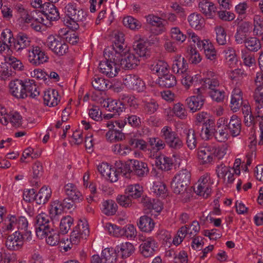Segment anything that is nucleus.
<instances>
[{
  "label": "nucleus",
  "instance_id": "obj_25",
  "mask_svg": "<svg viewBox=\"0 0 263 263\" xmlns=\"http://www.w3.org/2000/svg\"><path fill=\"white\" fill-rule=\"evenodd\" d=\"M198 8L200 11L208 18L214 16L216 7L212 2L208 0H198Z\"/></svg>",
  "mask_w": 263,
  "mask_h": 263
},
{
  "label": "nucleus",
  "instance_id": "obj_49",
  "mask_svg": "<svg viewBox=\"0 0 263 263\" xmlns=\"http://www.w3.org/2000/svg\"><path fill=\"white\" fill-rule=\"evenodd\" d=\"M145 18L147 23L159 28V33L164 31V25L161 18L154 15V14H149L145 16Z\"/></svg>",
  "mask_w": 263,
  "mask_h": 263
},
{
  "label": "nucleus",
  "instance_id": "obj_22",
  "mask_svg": "<svg viewBox=\"0 0 263 263\" xmlns=\"http://www.w3.org/2000/svg\"><path fill=\"white\" fill-rule=\"evenodd\" d=\"M245 101L242 100V93L239 88H235L232 92L230 107L233 112L238 111Z\"/></svg>",
  "mask_w": 263,
  "mask_h": 263
},
{
  "label": "nucleus",
  "instance_id": "obj_48",
  "mask_svg": "<svg viewBox=\"0 0 263 263\" xmlns=\"http://www.w3.org/2000/svg\"><path fill=\"white\" fill-rule=\"evenodd\" d=\"M126 193L131 198L136 199L140 197L143 193V187L139 184L129 185L125 190Z\"/></svg>",
  "mask_w": 263,
  "mask_h": 263
},
{
  "label": "nucleus",
  "instance_id": "obj_50",
  "mask_svg": "<svg viewBox=\"0 0 263 263\" xmlns=\"http://www.w3.org/2000/svg\"><path fill=\"white\" fill-rule=\"evenodd\" d=\"M184 132L186 134V143L187 147L190 149H194L197 144L194 130L192 128H189L185 129Z\"/></svg>",
  "mask_w": 263,
  "mask_h": 263
},
{
  "label": "nucleus",
  "instance_id": "obj_36",
  "mask_svg": "<svg viewBox=\"0 0 263 263\" xmlns=\"http://www.w3.org/2000/svg\"><path fill=\"white\" fill-rule=\"evenodd\" d=\"M24 91L26 92V98L29 96L35 98L40 95L39 88L33 80H25Z\"/></svg>",
  "mask_w": 263,
  "mask_h": 263
},
{
  "label": "nucleus",
  "instance_id": "obj_23",
  "mask_svg": "<svg viewBox=\"0 0 263 263\" xmlns=\"http://www.w3.org/2000/svg\"><path fill=\"white\" fill-rule=\"evenodd\" d=\"M134 99L125 94L119 95L118 100L116 101V114L120 115L123 112L125 111L126 105L132 106L134 104Z\"/></svg>",
  "mask_w": 263,
  "mask_h": 263
},
{
  "label": "nucleus",
  "instance_id": "obj_29",
  "mask_svg": "<svg viewBox=\"0 0 263 263\" xmlns=\"http://www.w3.org/2000/svg\"><path fill=\"white\" fill-rule=\"evenodd\" d=\"M204 100L199 97L192 96L186 99L185 103L190 111L195 112L202 108Z\"/></svg>",
  "mask_w": 263,
  "mask_h": 263
},
{
  "label": "nucleus",
  "instance_id": "obj_21",
  "mask_svg": "<svg viewBox=\"0 0 263 263\" xmlns=\"http://www.w3.org/2000/svg\"><path fill=\"white\" fill-rule=\"evenodd\" d=\"M97 169L105 179L111 183L115 182V170L111 166L107 163L103 162L98 165Z\"/></svg>",
  "mask_w": 263,
  "mask_h": 263
},
{
  "label": "nucleus",
  "instance_id": "obj_45",
  "mask_svg": "<svg viewBox=\"0 0 263 263\" xmlns=\"http://www.w3.org/2000/svg\"><path fill=\"white\" fill-rule=\"evenodd\" d=\"M133 170L135 173L139 177H143L148 172L147 164L145 163L138 160L134 161Z\"/></svg>",
  "mask_w": 263,
  "mask_h": 263
},
{
  "label": "nucleus",
  "instance_id": "obj_5",
  "mask_svg": "<svg viewBox=\"0 0 263 263\" xmlns=\"http://www.w3.org/2000/svg\"><path fill=\"white\" fill-rule=\"evenodd\" d=\"M161 137L164 140L165 143L171 149L179 150L184 145L183 141L178 134L168 126H164L161 130Z\"/></svg>",
  "mask_w": 263,
  "mask_h": 263
},
{
  "label": "nucleus",
  "instance_id": "obj_44",
  "mask_svg": "<svg viewBox=\"0 0 263 263\" xmlns=\"http://www.w3.org/2000/svg\"><path fill=\"white\" fill-rule=\"evenodd\" d=\"M241 57L246 66L252 68L255 66L256 61L254 55L251 54L247 49H243L241 50Z\"/></svg>",
  "mask_w": 263,
  "mask_h": 263
},
{
  "label": "nucleus",
  "instance_id": "obj_24",
  "mask_svg": "<svg viewBox=\"0 0 263 263\" xmlns=\"http://www.w3.org/2000/svg\"><path fill=\"white\" fill-rule=\"evenodd\" d=\"M65 192L69 199L74 202H80L83 199L82 194L75 185L72 183H67L64 186Z\"/></svg>",
  "mask_w": 263,
  "mask_h": 263
},
{
  "label": "nucleus",
  "instance_id": "obj_43",
  "mask_svg": "<svg viewBox=\"0 0 263 263\" xmlns=\"http://www.w3.org/2000/svg\"><path fill=\"white\" fill-rule=\"evenodd\" d=\"M158 83L160 85L165 87H172L176 84V78L173 74L167 73L159 77Z\"/></svg>",
  "mask_w": 263,
  "mask_h": 263
},
{
  "label": "nucleus",
  "instance_id": "obj_46",
  "mask_svg": "<svg viewBox=\"0 0 263 263\" xmlns=\"http://www.w3.org/2000/svg\"><path fill=\"white\" fill-rule=\"evenodd\" d=\"M31 39L26 34L20 33L16 39V42L15 43V48L16 50L23 49L30 45Z\"/></svg>",
  "mask_w": 263,
  "mask_h": 263
},
{
  "label": "nucleus",
  "instance_id": "obj_56",
  "mask_svg": "<svg viewBox=\"0 0 263 263\" xmlns=\"http://www.w3.org/2000/svg\"><path fill=\"white\" fill-rule=\"evenodd\" d=\"M130 172L129 165L121 161H116V175L121 174L128 177Z\"/></svg>",
  "mask_w": 263,
  "mask_h": 263
},
{
  "label": "nucleus",
  "instance_id": "obj_7",
  "mask_svg": "<svg viewBox=\"0 0 263 263\" xmlns=\"http://www.w3.org/2000/svg\"><path fill=\"white\" fill-rule=\"evenodd\" d=\"M45 45L53 53L60 56L65 54L68 49V45L59 36L52 35L47 37Z\"/></svg>",
  "mask_w": 263,
  "mask_h": 263
},
{
  "label": "nucleus",
  "instance_id": "obj_1",
  "mask_svg": "<svg viewBox=\"0 0 263 263\" xmlns=\"http://www.w3.org/2000/svg\"><path fill=\"white\" fill-rule=\"evenodd\" d=\"M139 62V58L130 52L125 44L124 33L118 32L116 34V66L124 69H132Z\"/></svg>",
  "mask_w": 263,
  "mask_h": 263
},
{
  "label": "nucleus",
  "instance_id": "obj_53",
  "mask_svg": "<svg viewBox=\"0 0 263 263\" xmlns=\"http://www.w3.org/2000/svg\"><path fill=\"white\" fill-rule=\"evenodd\" d=\"M102 257L104 263H115V249L106 248L102 251Z\"/></svg>",
  "mask_w": 263,
  "mask_h": 263
},
{
  "label": "nucleus",
  "instance_id": "obj_47",
  "mask_svg": "<svg viewBox=\"0 0 263 263\" xmlns=\"http://www.w3.org/2000/svg\"><path fill=\"white\" fill-rule=\"evenodd\" d=\"M253 32L255 35H263V17L255 14L253 17Z\"/></svg>",
  "mask_w": 263,
  "mask_h": 263
},
{
  "label": "nucleus",
  "instance_id": "obj_4",
  "mask_svg": "<svg viewBox=\"0 0 263 263\" xmlns=\"http://www.w3.org/2000/svg\"><path fill=\"white\" fill-rule=\"evenodd\" d=\"M24 66L21 61L14 57L7 55L4 56L3 60L0 63V78L6 79L13 73L11 68L15 70H23Z\"/></svg>",
  "mask_w": 263,
  "mask_h": 263
},
{
  "label": "nucleus",
  "instance_id": "obj_8",
  "mask_svg": "<svg viewBox=\"0 0 263 263\" xmlns=\"http://www.w3.org/2000/svg\"><path fill=\"white\" fill-rule=\"evenodd\" d=\"M0 122L4 125H7L10 122L13 126H19L22 124V117L15 111L8 113L7 109L0 105Z\"/></svg>",
  "mask_w": 263,
  "mask_h": 263
},
{
  "label": "nucleus",
  "instance_id": "obj_17",
  "mask_svg": "<svg viewBox=\"0 0 263 263\" xmlns=\"http://www.w3.org/2000/svg\"><path fill=\"white\" fill-rule=\"evenodd\" d=\"M25 81L16 79L11 81L9 84L10 93L17 98H26V92L24 91Z\"/></svg>",
  "mask_w": 263,
  "mask_h": 263
},
{
  "label": "nucleus",
  "instance_id": "obj_41",
  "mask_svg": "<svg viewBox=\"0 0 263 263\" xmlns=\"http://www.w3.org/2000/svg\"><path fill=\"white\" fill-rule=\"evenodd\" d=\"M122 22L124 26L134 31L138 30L142 26L139 20L129 15L124 17Z\"/></svg>",
  "mask_w": 263,
  "mask_h": 263
},
{
  "label": "nucleus",
  "instance_id": "obj_60",
  "mask_svg": "<svg viewBox=\"0 0 263 263\" xmlns=\"http://www.w3.org/2000/svg\"><path fill=\"white\" fill-rule=\"evenodd\" d=\"M215 138L219 142L226 141L229 137L227 126L218 127L215 132Z\"/></svg>",
  "mask_w": 263,
  "mask_h": 263
},
{
  "label": "nucleus",
  "instance_id": "obj_35",
  "mask_svg": "<svg viewBox=\"0 0 263 263\" xmlns=\"http://www.w3.org/2000/svg\"><path fill=\"white\" fill-rule=\"evenodd\" d=\"M199 48L204 50L205 57L210 60H215L216 58V50L212 43L208 40H202Z\"/></svg>",
  "mask_w": 263,
  "mask_h": 263
},
{
  "label": "nucleus",
  "instance_id": "obj_11",
  "mask_svg": "<svg viewBox=\"0 0 263 263\" xmlns=\"http://www.w3.org/2000/svg\"><path fill=\"white\" fill-rule=\"evenodd\" d=\"M104 57L106 60L100 63V71L109 78H114L115 76L114 73V71H115V69L114 68L115 63L114 62V55L112 53L110 54L107 50H105L104 51Z\"/></svg>",
  "mask_w": 263,
  "mask_h": 263
},
{
  "label": "nucleus",
  "instance_id": "obj_59",
  "mask_svg": "<svg viewBox=\"0 0 263 263\" xmlns=\"http://www.w3.org/2000/svg\"><path fill=\"white\" fill-rule=\"evenodd\" d=\"M187 52L192 63L197 64L201 62V57L195 48L192 46L189 47Z\"/></svg>",
  "mask_w": 263,
  "mask_h": 263
},
{
  "label": "nucleus",
  "instance_id": "obj_40",
  "mask_svg": "<svg viewBox=\"0 0 263 263\" xmlns=\"http://www.w3.org/2000/svg\"><path fill=\"white\" fill-rule=\"evenodd\" d=\"M74 222L73 218L69 215L63 216L60 220L59 223V231L62 234H67Z\"/></svg>",
  "mask_w": 263,
  "mask_h": 263
},
{
  "label": "nucleus",
  "instance_id": "obj_6",
  "mask_svg": "<svg viewBox=\"0 0 263 263\" xmlns=\"http://www.w3.org/2000/svg\"><path fill=\"white\" fill-rule=\"evenodd\" d=\"M89 234V230L87 221L85 219H80L71 233L70 241L71 245H77L86 239Z\"/></svg>",
  "mask_w": 263,
  "mask_h": 263
},
{
  "label": "nucleus",
  "instance_id": "obj_64",
  "mask_svg": "<svg viewBox=\"0 0 263 263\" xmlns=\"http://www.w3.org/2000/svg\"><path fill=\"white\" fill-rule=\"evenodd\" d=\"M17 218L13 215H8L5 220V229L8 231H12L17 228Z\"/></svg>",
  "mask_w": 263,
  "mask_h": 263
},
{
  "label": "nucleus",
  "instance_id": "obj_37",
  "mask_svg": "<svg viewBox=\"0 0 263 263\" xmlns=\"http://www.w3.org/2000/svg\"><path fill=\"white\" fill-rule=\"evenodd\" d=\"M156 166L161 170H170L173 164L172 159L167 156L161 155L156 157L155 160Z\"/></svg>",
  "mask_w": 263,
  "mask_h": 263
},
{
  "label": "nucleus",
  "instance_id": "obj_20",
  "mask_svg": "<svg viewBox=\"0 0 263 263\" xmlns=\"http://www.w3.org/2000/svg\"><path fill=\"white\" fill-rule=\"evenodd\" d=\"M61 97L58 91L54 89L46 90L44 93V104L49 107L57 106L60 102Z\"/></svg>",
  "mask_w": 263,
  "mask_h": 263
},
{
  "label": "nucleus",
  "instance_id": "obj_51",
  "mask_svg": "<svg viewBox=\"0 0 263 263\" xmlns=\"http://www.w3.org/2000/svg\"><path fill=\"white\" fill-rule=\"evenodd\" d=\"M172 111L174 115L180 119H185L187 116V111L184 105L181 103L174 104Z\"/></svg>",
  "mask_w": 263,
  "mask_h": 263
},
{
  "label": "nucleus",
  "instance_id": "obj_14",
  "mask_svg": "<svg viewBox=\"0 0 263 263\" xmlns=\"http://www.w3.org/2000/svg\"><path fill=\"white\" fill-rule=\"evenodd\" d=\"M24 245V237L22 234L18 231H15L8 236L5 246L11 251H17L20 250Z\"/></svg>",
  "mask_w": 263,
  "mask_h": 263
},
{
  "label": "nucleus",
  "instance_id": "obj_3",
  "mask_svg": "<svg viewBox=\"0 0 263 263\" xmlns=\"http://www.w3.org/2000/svg\"><path fill=\"white\" fill-rule=\"evenodd\" d=\"M18 11L20 13V17L18 20L20 26L24 27L26 24H30L34 30L40 31L46 25V20L43 17L42 12L35 11L29 12L21 6L18 7Z\"/></svg>",
  "mask_w": 263,
  "mask_h": 263
},
{
  "label": "nucleus",
  "instance_id": "obj_27",
  "mask_svg": "<svg viewBox=\"0 0 263 263\" xmlns=\"http://www.w3.org/2000/svg\"><path fill=\"white\" fill-rule=\"evenodd\" d=\"M226 126L232 136H237L241 132V124L240 119L237 116L233 115L231 117L228 125Z\"/></svg>",
  "mask_w": 263,
  "mask_h": 263
},
{
  "label": "nucleus",
  "instance_id": "obj_63",
  "mask_svg": "<svg viewBox=\"0 0 263 263\" xmlns=\"http://www.w3.org/2000/svg\"><path fill=\"white\" fill-rule=\"evenodd\" d=\"M152 191L156 195L164 196L166 193V186L163 182L158 181L154 183Z\"/></svg>",
  "mask_w": 263,
  "mask_h": 263
},
{
  "label": "nucleus",
  "instance_id": "obj_54",
  "mask_svg": "<svg viewBox=\"0 0 263 263\" xmlns=\"http://www.w3.org/2000/svg\"><path fill=\"white\" fill-rule=\"evenodd\" d=\"M167 64L163 61H159L155 64L152 65V70L158 73V76L161 77L164 74L167 73L168 71Z\"/></svg>",
  "mask_w": 263,
  "mask_h": 263
},
{
  "label": "nucleus",
  "instance_id": "obj_12",
  "mask_svg": "<svg viewBox=\"0 0 263 263\" xmlns=\"http://www.w3.org/2000/svg\"><path fill=\"white\" fill-rule=\"evenodd\" d=\"M213 182L211 180L210 174L205 173L198 180V184L195 192L203 198H207L211 193V185Z\"/></svg>",
  "mask_w": 263,
  "mask_h": 263
},
{
  "label": "nucleus",
  "instance_id": "obj_2",
  "mask_svg": "<svg viewBox=\"0 0 263 263\" xmlns=\"http://www.w3.org/2000/svg\"><path fill=\"white\" fill-rule=\"evenodd\" d=\"M228 148L229 146L227 144L219 147L207 144L198 148V159L202 164H211L214 162V158L219 160L222 159L227 153Z\"/></svg>",
  "mask_w": 263,
  "mask_h": 263
},
{
  "label": "nucleus",
  "instance_id": "obj_19",
  "mask_svg": "<svg viewBox=\"0 0 263 263\" xmlns=\"http://www.w3.org/2000/svg\"><path fill=\"white\" fill-rule=\"evenodd\" d=\"M65 11L66 17H74V18L77 20H86L87 17V12L72 3L68 4L66 6Z\"/></svg>",
  "mask_w": 263,
  "mask_h": 263
},
{
  "label": "nucleus",
  "instance_id": "obj_39",
  "mask_svg": "<svg viewBox=\"0 0 263 263\" xmlns=\"http://www.w3.org/2000/svg\"><path fill=\"white\" fill-rule=\"evenodd\" d=\"M45 238L46 243L51 246L57 245L60 240L59 233L53 228H50L46 231Z\"/></svg>",
  "mask_w": 263,
  "mask_h": 263
},
{
  "label": "nucleus",
  "instance_id": "obj_58",
  "mask_svg": "<svg viewBox=\"0 0 263 263\" xmlns=\"http://www.w3.org/2000/svg\"><path fill=\"white\" fill-rule=\"evenodd\" d=\"M129 144L134 148H137L143 151L147 149V144L143 139L131 138L129 141Z\"/></svg>",
  "mask_w": 263,
  "mask_h": 263
},
{
  "label": "nucleus",
  "instance_id": "obj_26",
  "mask_svg": "<svg viewBox=\"0 0 263 263\" xmlns=\"http://www.w3.org/2000/svg\"><path fill=\"white\" fill-rule=\"evenodd\" d=\"M137 230L133 224L126 225L123 228L116 226V237H125L130 239L137 236Z\"/></svg>",
  "mask_w": 263,
  "mask_h": 263
},
{
  "label": "nucleus",
  "instance_id": "obj_62",
  "mask_svg": "<svg viewBox=\"0 0 263 263\" xmlns=\"http://www.w3.org/2000/svg\"><path fill=\"white\" fill-rule=\"evenodd\" d=\"M106 127L108 130L106 133V139L108 142L113 143L115 141V125L113 121H108L106 123Z\"/></svg>",
  "mask_w": 263,
  "mask_h": 263
},
{
  "label": "nucleus",
  "instance_id": "obj_16",
  "mask_svg": "<svg viewBox=\"0 0 263 263\" xmlns=\"http://www.w3.org/2000/svg\"><path fill=\"white\" fill-rule=\"evenodd\" d=\"M133 48L135 52L140 58H147L150 55L146 43L139 35H136L134 37Z\"/></svg>",
  "mask_w": 263,
  "mask_h": 263
},
{
  "label": "nucleus",
  "instance_id": "obj_57",
  "mask_svg": "<svg viewBox=\"0 0 263 263\" xmlns=\"http://www.w3.org/2000/svg\"><path fill=\"white\" fill-rule=\"evenodd\" d=\"M215 31L216 34V40L217 43L220 45H225L227 43V35L224 28L220 26H217L215 27Z\"/></svg>",
  "mask_w": 263,
  "mask_h": 263
},
{
  "label": "nucleus",
  "instance_id": "obj_32",
  "mask_svg": "<svg viewBox=\"0 0 263 263\" xmlns=\"http://www.w3.org/2000/svg\"><path fill=\"white\" fill-rule=\"evenodd\" d=\"M135 250L134 246L132 243L125 242L118 247L117 255L122 258H126L132 255Z\"/></svg>",
  "mask_w": 263,
  "mask_h": 263
},
{
  "label": "nucleus",
  "instance_id": "obj_34",
  "mask_svg": "<svg viewBox=\"0 0 263 263\" xmlns=\"http://www.w3.org/2000/svg\"><path fill=\"white\" fill-rule=\"evenodd\" d=\"M45 9L43 10V17H46L50 21H55L60 17L59 12L55 6L51 3H47Z\"/></svg>",
  "mask_w": 263,
  "mask_h": 263
},
{
  "label": "nucleus",
  "instance_id": "obj_33",
  "mask_svg": "<svg viewBox=\"0 0 263 263\" xmlns=\"http://www.w3.org/2000/svg\"><path fill=\"white\" fill-rule=\"evenodd\" d=\"M190 26L197 30L201 29L204 26V19L202 16L196 12L190 14L187 17Z\"/></svg>",
  "mask_w": 263,
  "mask_h": 263
},
{
  "label": "nucleus",
  "instance_id": "obj_61",
  "mask_svg": "<svg viewBox=\"0 0 263 263\" xmlns=\"http://www.w3.org/2000/svg\"><path fill=\"white\" fill-rule=\"evenodd\" d=\"M148 142L151 146L157 151L163 149L165 147V141L158 137L149 138Z\"/></svg>",
  "mask_w": 263,
  "mask_h": 263
},
{
  "label": "nucleus",
  "instance_id": "obj_31",
  "mask_svg": "<svg viewBox=\"0 0 263 263\" xmlns=\"http://www.w3.org/2000/svg\"><path fill=\"white\" fill-rule=\"evenodd\" d=\"M64 211L62 201L59 200L52 201L50 205L49 214L52 219H57Z\"/></svg>",
  "mask_w": 263,
  "mask_h": 263
},
{
  "label": "nucleus",
  "instance_id": "obj_15",
  "mask_svg": "<svg viewBox=\"0 0 263 263\" xmlns=\"http://www.w3.org/2000/svg\"><path fill=\"white\" fill-rule=\"evenodd\" d=\"M217 177L227 184H232L235 180L234 174L231 173L230 167L221 163L216 167Z\"/></svg>",
  "mask_w": 263,
  "mask_h": 263
},
{
  "label": "nucleus",
  "instance_id": "obj_55",
  "mask_svg": "<svg viewBox=\"0 0 263 263\" xmlns=\"http://www.w3.org/2000/svg\"><path fill=\"white\" fill-rule=\"evenodd\" d=\"M170 35L172 39L180 43H183L186 38V35L184 34L178 27H173L171 28Z\"/></svg>",
  "mask_w": 263,
  "mask_h": 263
},
{
  "label": "nucleus",
  "instance_id": "obj_30",
  "mask_svg": "<svg viewBox=\"0 0 263 263\" xmlns=\"http://www.w3.org/2000/svg\"><path fill=\"white\" fill-rule=\"evenodd\" d=\"M52 191L50 187L44 185L42 186L36 195L35 202L39 204L47 203L51 198Z\"/></svg>",
  "mask_w": 263,
  "mask_h": 263
},
{
  "label": "nucleus",
  "instance_id": "obj_38",
  "mask_svg": "<svg viewBox=\"0 0 263 263\" xmlns=\"http://www.w3.org/2000/svg\"><path fill=\"white\" fill-rule=\"evenodd\" d=\"M139 228L143 232H151L154 228L153 220L147 216H141L138 222Z\"/></svg>",
  "mask_w": 263,
  "mask_h": 263
},
{
  "label": "nucleus",
  "instance_id": "obj_13",
  "mask_svg": "<svg viewBox=\"0 0 263 263\" xmlns=\"http://www.w3.org/2000/svg\"><path fill=\"white\" fill-rule=\"evenodd\" d=\"M49 222V219L46 214L42 213L36 216L35 227L36 235L39 238L43 239L45 238L46 231L50 228Z\"/></svg>",
  "mask_w": 263,
  "mask_h": 263
},
{
  "label": "nucleus",
  "instance_id": "obj_9",
  "mask_svg": "<svg viewBox=\"0 0 263 263\" xmlns=\"http://www.w3.org/2000/svg\"><path fill=\"white\" fill-rule=\"evenodd\" d=\"M28 61L32 65L39 66L48 62V56L41 47L35 46H32L28 50Z\"/></svg>",
  "mask_w": 263,
  "mask_h": 263
},
{
  "label": "nucleus",
  "instance_id": "obj_42",
  "mask_svg": "<svg viewBox=\"0 0 263 263\" xmlns=\"http://www.w3.org/2000/svg\"><path fill=\"white\" fill-rule=\"evenodd\" d=\"M191 173L186 169L178 172L173 178V180L188 186L191 179Z\"/></svg>",
  "mask_w": 263,
  "mask_h": 263
},
{
  "label": "nucleus",
  "instance_id": "obj_28",
  "mask_svg": "<svg viewBox=\"0 0 263 263\" xmlns=\"http://www.w3.org/2000/svg\"><path fill=\"white\" fill-rule=\"evenodd\" d=\"M187 64L184 58L180 55L175 57L172 65V70L174 72L180 74L186 71Z\"/></svg>",
  "mask_w": 263,
  "mask_h": 263
},
{
  "label": "nucleus",
  "instance_id": "obj_52",
  "mask_svg": "<svg viewBox=\"0 0 263 263\" xmlns=\"http://www.w3.org/2000/svg\"><path fill=\"white\" fill-rule=\"evenodd\" d=\"M245 46L249 51L256 52L261 48V44L256 37L250 36L245 42Z\"/></svg>",
  "mask_w": 263,
  "mask_h": 263
},
{
  "label": "nucleus",
  "instance_id": "obj_10",
  "mask_svg": "<svg viewBox=\"0 0 263 263\" xmlns=\"http://www.w3.org/2000/svg\"><path fill=\"white\" fill-rule=\"evenodd\" d=\"M142 243L139 246L140 254L145 258L153 256L158 250V243L153 237H149L141 239Z\"/></svg>",
  "mask_w": 263,
  "mask_h": 263
},
{
  "label": "nucleus",
  "instance_id": "obj_18",
  "mask_svg": "<svg viewBox=\"0 0 263 263\" xmlns=\"http://www.w3.org/2000/svg\"><path fill=\"white\" fill-rule=\"evenodd\" d=\"M172 189L174 193L179 194L180 198L183 202H186L190 199L191 194L190 190H187V185L172 180Z\"/></svg>",
  "mask_w": 263,
  "mask_h": 263
}]
</instances>
